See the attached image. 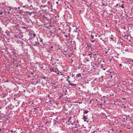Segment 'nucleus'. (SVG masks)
I'll return each mask as SVG.
<instances>
[{"mask_svg": "<svg viewBox=\"0 0 133 133\" xmlns=\"http://www.w3.org/2000/svg\"><path fill=\"white\" fill-rule=\"evenodd\" d=\"M29 41L28 44L30 45H32L34 46H36L37 45L39 44V43L38 41H36L34 37H30L28 39Z\"/></svg>", "mask_w": 133, "mask_h": 133, "instance_id": "f257e3e1", "label": "nucleus"}, {"mask_svg": "<svg viewBox=\"0 0 133 133\" xmlns=\"http://www.w3.org/2000/svg\"><path fill=\"white\" fill-rule=\"evenodd\" d=\"M41 79H44L43 81H42L41 84H44V83L47 82L49 78L48 77L44 75L43 76H41Z\"/></svg>", "mask_w": 133, "mask_h": 133, "instance_id": "f03ea898", "label": "nucleus"}, {"mask_svg": "<svg viewBox=\"0 0 133 133\" xmlns=\"http://www.w3.org/2000/svg\"><path fill=\"white\" fill-rule=\"evenodd\" d=\"M85 115H83L82 119H84V122H87V123L89 122V119H88V118Z\"/></svg>", "mask_w": 133, "mask_h": 133, "instance_id": "7ed1b4c3", "label": "nucleus"}, {"mask_svg": "<svg viewBox=\"0 0 133 133\" xmlns=\"http://www.w3.org/2000/svg\"><path fill=\"white\" fill-rule=\"evenodd\" d=\"M69 86L68 87L69 88H71L76 87L77 86L76 84H74L72 83L70 84L69 85H68Z\"/></svg>", "mask_w": 133, "mask_h": 133, "instance_id": "20e7f679", "label": "nucleus"}, {"mask_svg": "<svg viewBox=\"0 0 133 133\" xmlns=\"http://www.w3.org/2000/svg\"><path fill=\"white\" fill-rule=\"evenodd\" d=\"M92 44L91 43H87V46L89 49H92L93 48L91 47Z\"/></svg>", "mask_w": 133, "mask_h": 133, "instance_id": "39448f33", "label": "nucleus"}, {"mask_svg": "<svg viewBox=\"0 0 133 133\" xmlns=\"http://www.w3.org/2000/svg\"><path fill=\"white\" fill-rule=\"evenodd\" d=\"M17 43L20 44L22 46L23 44H24V43L22 41L17 40Z\"/></svg>", "mask_w": 133, "mask_h": 133, "instance_id": "423d86ee", "label": "nucleus"}, {"mask_svg": "<svg viewBox=\"0 0 133 133\" xmlns=\"http://www.w3.org/2000/svg\"><path fill=\"white\" fill-rule=\"evenodd\" d=\"M52 5H51L50 6H49L48 7V10L49 11H52L53 10V9L52 8Z\"/></svg>", "mask_w": 133, "mask_h": 133, "instance_id": "0eeeda50", "label": "nucleus"}, {"mask_svg": "<svg viewBox=\"0 0 133 133\" xmlns=\"http://www.w3.org/2000/svg\"><path fill=\"white\" fill-rule=\"evenodd\" d=\"M28 35H30L31 37H34V38L36 35V34L35 33L32 34V33H30Z\"/></svg>", "mask_w": 133, "mask_h": 133, "instance_id": "6e6552de", "label": "nucleus"}, {"mask_svg": "<svg viewBox=\"0 0 133 133\" xmlns=\"http://www.w3.org/2000/svg\"><path fill=\"white\" fill-rule=\"evenodd\" d=\"M102 4L103 5L105 6H106L107 5V4H105V2L104 1V0H102Z\"/></svg>", "mask_w": 133, "mask_h": 133, "instance_id": "1a4fd4ad", "label": "nucleus"}, {"mask_svg": "<svg viewBox=\"0 0 133 133\" xmlns=\"http://www.w3.org/2000/svg\"><path fill=\"white\" fill-rule=\"evenodd\" d=\"M39 128V129L40 130H43V128L44 127L43 126V125H40L38 126Z\"/></svg>", "mask_w": 133, "mask_h": 133, "instance_id": "9d476101", "label": "nucleus"}, {"mask_svg": "<svg viewBox=\"0 0 133 133\" xmlns=\"http://www.w3.org/2000/svg\"><path fill=\"white\" fill-rule=\"evenodd\" d=\"M89 112V111L88 110H84L83 112V115H85V114H87Z\"/></svg>", "mask_w": 133, "mask_h": 133, "instance_id": "9b49d317", "label": "nucleus"}, {"mask_svg": "<svg viewBox=\"0 0 133 133\" xmlns=\"http://www.w3.org/2000/svg\"><path fill=\"white\" fill-rule=\"evenodd\" d=\"M92 51L94 53H92V55L93 56H95L96 55V53H97V52H98V51H94V50H92Z\"/></svg>", "mask_w": 133, "mask_h": 133, "instance_id": "f8f14e48", "label": "nucleus"}, {"mask_svg": "<svg viewBox=\"0 0 133 133\" xmlns=\"http://www.w3.org/2000/svg\"><path fill=\"white\" fill-rule=\"evenodd\" d=\"M12 9V8L9 7V9H8L7 10V12H8V13L9 14L10 13V11L11 10V9Z\"/></svg>", "mask_w": 133, "mask_h": 133, "instance_id": "ddd939ff", "label": "nucleus"}, {"mask_svg": "<svg viewBox=\"0 0 133 133\" xmlns=\"http://www.w3.org/2000/svg\"><path fill=\"white\" fill-rule=\"evenodd\" d=\"M119 66L120 67V69H122L124 68V67L122 66V65L120 63L119 64Z\"/></svg>", "mask_w": 133, "mask_h": 133, "instance_id": "4468645a", "label": "nucleus"}, {"mask_svg": "<svg viewBox=\"0 0 133 133\" xmlns=\"http://www.w3.org/2000/svg\"><path fill=\"white\" fill-rule=\"evenodd\" d=\"M49 70L51 72H52V71L55 72V71L54 68H50Z\"/></svg>", "mask_w": 133, "mask_h": 133, "instance_id": "2eb2a0df", "label": "nucleus"}, {"mask_svg": "<svg viewBox=\"0 0 133 133\" xmlns=\"http://www.w3.org/2000/svg\"><path fill=\"white\" fill-rule=\"evenodd\" d=\"M15 37L16 38H19L20 37V36L19 35H14Z\"/></svg>", "mask_w": 133, "mask_h": 133, "instance_id": "dca6fc26", "label": "nucleus"}, {"mask_svg": "<svg viewBox=\"0 0 133 133\" xmlns=\"http://www.w3.org/2000/svg\"><path fill=\"white\" fill-rule=\"evenodd\" d=\"M76 76L79 78L81 76V75L80 73H78L76 75Z\"/></svg>", "mask_w": 133, "mask_h": 133, "instance_id": "f3484780", "label": "nucleus"}, {"mask_svg": "<svg viewBox=\"0 0 133 133\" xmlns=\"http://www.w3.org/2000/svg\"><path fill=\"white\" fill-rule=\"evenodd\" d=\"M41 79H39V80L37 81L36 82V84H38L40 83L41 81Z\"/></svg>", "mask_w": 133, "mask_h": 133, "instance_id": "a211bd4d", "label": "nucleus"}, {"mask_svg": "<svg viewBox=\"0 0 133 133\" xmlns=\"http://www.w3.org/2000/svg\"><path fill=\"white\" fill-rule=\"evenodd\" d=\"M10 131L12 133L14 132V133H17V132H16L15 130H14L13 129H12Z\"/></svg>", "mask_w": 133, "mask_h": 133, "instance_id": "6ab92c4d", "label": "nucleus"}, {"mask_svg": "<svg viewBox=\"0 0 133 133\" xmlns=\"http://www.w3.org/2000/svg\"><path fill=\"white\" fill-rule=\"evenodd\" d=\"M5 33L7 34V35H10V33H9V31L7 30H6V31Z\"/></svg>", "mask_w": 133, "mask_h": 133, "instance_id": "aec40b11", "label": "nucleus"}, {"mask_svg": "<svg viewBox=\"0 0 133 133\" xmlns=\"http://www.w3.org/2000/svg\"><path fill=\"white\" fill-rule=\"evenodd\" d=\"M63 52V54L65 56L67 54L66 53H67V51L66 50H64Z\"/></svg>", "mask_w": 133, "mask_h": 133, "instance_id": "412c9836", "label": "nucleus"}, {"mask_svg": "<svg viewBox=\"0 0 133 133\" xmlns=\"http://www.w3.org/2000/svg\"><path fill=\"white\" fill-rule=\"evenodd\" d=\"M47 0H42V2L44 4L46 2Z\"/></svg>", "mask_w": 133, "mask_h": 133, "instance_id": "4be33fe9", "label": "nucleus"}, {"mask_svg": "<svg viewBox=\"0 0 133 133\" xmlns=\"http://www.w3.org/2000/svg\"><path fill=\"white\" fill-rule=\"evenodd\" d=\"M34 72H35L34 71L31 72V74L33 76H35V75H34Z\"/></svg>", "mask_w": 133, "mask_h": 133, "instance_id": "5701e85b", "label": "nucleus"}, {"mask_svg": "<svg viewBox=\"0 0 133 133\" xmlns=\"http://www.w3.org/2000/svg\"><path fill=\"white\" fill-rule=\"evenodd\" d=\"M64 36L65 37H70V33L68 34V35H65Z\"/></svg>", "mask_w": 133, "mask_h": 133, "instance_id": "b1692460", "label": "nucleus"}, {"mask_svg": "<svg viewBox=\"0 0 133 133\" xmlns=\"http://www.w3.org/2000/svg\"><path fill=\"white\" fill-rule=\"evenodd\" d=\"M89 122H90L92 123H94V120H92V121L90 120V119H89Z\"/></svg>", "mask_w": 133, "mask_h": 133, "instance_id": "393cba45", "label": "nucleus"}, {"mask_svg": "<svg viewBox=\"0 0 133 133\" xmlns=\"http://www.w3.org/2000/svg\"><path fill=\"white\" fill-rule=\"evenodd\" d=\"M94 37V35H93V34H91L90 37L92 39H93Z\"/></svg>", "mask_w": 133, "mask_h": 133, "instance_id": "a878e982", "label": "nucleus"}, {"mask_svg": "<svg viewBox=\"0 0 133 133\" xmlns=\"http://www.w3.org/2000/svg\"><path fill=\"white\" fill-rule=\"evenodd\" d=\"M118 6L119 7L122 8L123 9L124 8V6H123V4H122L121 5H119Z\"/></svg>", "mask_w": 133, "mask_h": 133, "instance_id": "bb28decb", "label": "nucleus"}, {"mask_svg": "<svg viewBox=\"0 0 133 133\" xmlns=\"http://www.w3.org/2000/svg\"><path fill=\"white\" fill-rule=\"evenodd\" d=\"M18 24H17V25H16L14 26H13V28H15L16 29H17V28H16V27H17V26H18Z\"/></svg>", "mask_w": 133, "mask_h": 133, "instance_id": "cd10ccee", "label": "nucleus"}, {"mask_svg": "<svg viewBox=\"0 0 133 133\" xmlns=\"http://www.w3.org/2000/svg\"><path fill=\"white\" fill-rule=\"evenodd\" d=\"M57 122H56V121L55 120H54V123L55 124H56V123Z\"/></svg>", "mask_w": 133, "mask_h": 133, "instance_id": "c85d7f7f", "label": "nucleus"}, {"mask_svg": "<svg viewBox=\"0 0 133 133\" xmlns=\"http://www.w3.org/2000/svg\"><path fill=\"white\" fill-rule=\"evenodd\" d=\"M73 128L75 129H76V128H77V127L76 126V125L75 124V126H73L72 127Z\"/></svg>", "mask_w": 133, "mask_h": 133, "instance_id": "c756f323", "label": "nucleus"}, {"mask_svg": "<svg viewBox=\"0 0 133 133\" xmlns=\"http://www.w3.org/2000/svg\"><path fill=\"white\" fill-rule=\"evenodd\" d=\"M39 39H40V42H42L43 40V39L40 37H39Z\"/></svg>", "mask_w": 133, "mask_h": 133, "instance_id": "7c9ffc66", "label": "nucleus"}, {"mask_svg": "<svg viewBox=\"0 0 133 133\" xmlns=\"http://www.w3.org/2000/svg\"><path fill=\"white\" fill-rule=\"evenodd\" d=\"M31 21L30 20H29V21L27 20V21H26V22H27V23H28L30 22H31Z\"/></svg>", "mask_w": 133, "mask_h": 133, "instance_id": "2f4dec72", "label": "nucleus"}, {"mask_svg": "<svg viewBox=\"0 0 133 133\" xmlns=\"http://www.w3.org/2000/svg\"><path fill=\"white\" fill-rule=\"evenodd\" d=\"M91 55H92V54H89L88 55L89 56H90V57L91 58L92 57Z\"/></svg>", "mask_w": 133, "mask_h": 133, "instance_id": "473e14b6", "label": "nucleus"}, {"mask_svg": "<svg viewBox=\"0 0 133 133\" xmlns=\"http://www.w3.org/2000/svg\"><path fill=\"white\" fill-rule=\"evenodd\" d=\"M46 97H48L49 99H50V98H51V97H50V96L49 95H48L46 96Z\"/></svg>", "mask_w": 133, "mask_h": 133, "instance_id": "72a5a7b5", "label": "nucleus"}, {"mask_svg": "<svg viewBox=\"0 0 133 133\" xmlns=\"http://www.w3.org/2000/svg\"><path fill=\"white\" fill-rule=\"evenodd\" d=\"M45 6H46V5H45L44 6H43V5H41V6L40 8H41V7H43V8H44V7H45Z\"/></svg>", "mask_w": 133, "mask_h": 133, "instance_id": "f704fd0d", "label": "nucleus"}, {"mask_svg": "<svg viewBox=\"0 0 133 133\" xmlns=\"http://www.w3.org/2000/svg\"><path fill=\"white\" fill-rule=\"evenodd\" d=\"M61 130H62L63 131H64L65 130V129L64 128H61Z\"/></svg>", "mask_w": 133, "mask_h": 133, "instance_id": "c9c22d12", "label": "nucleus"}, {"mask_svg": "<svg viewBox=\"0 0 133 133\" xmlns=\"http://www.w3.org/2000/svg\"><path fill=\"white\" fill-rule=\"evenodd\" d=\"M54 89H56L58 87L56 86H54Z\"/></svg>", "mask_w": 133, "mask_h": 133, "instance_id": "e433bc0d", "label": "nucleus"}, {"mask_svg": "<svg viewBox=\"0 0 133 133\" xmlns=\"http://www.w3.org/2000/svg\"><path fill=\"white\" fill-rule=\"evenodd\" d=\"M118 5L119 4H117L116 5H115V6L114 7V8L116 7L117 6H118Z\"/></svg>", "mask_w": 133, "mask_h": 133, "instance_id": "4c0bfd02", "label": "nucleus"}, {"mask_svg": "<svg viewBox=\"0 0 133 133\" xmlns=\"http://www.w3.org/2000/svg\"><path fill=\"white\" fill-rule=\"evenodd\" d=\"M124 119H128V118H127V116H126L125 117V118H124Z\"/></svg>", "mask_w": 133, "mask_h": 133, "instance_id": "58836bf2", "label": "nucleus"}, {"mask_svg": "<svg viewBox=\"0 0 133 133\" xmlns=\"http://www.w3.org/2000/svg\"><path fill=\"white\" fill-rule=\"evenodd\" d=\"M100 39H101V40H102V41L104 42H106V41H105L103 39H102V38H100Z\"/></svg>", "mask_w": 133, "mask_h": 133, "instance_id": "ea45409f", "label": "nucleus"}, {"mask_svg": "<svg viewBox=\"0 0 133 133\" xmlns=\"http://www.w3.org/2000/svg\"><path fill=\"white\" fill-rule=\"evenodd\" d=\"M34 104L33 102H32L31 103V106L33 107H34V106L32 105H33Z\"/></svg>", "mask_w": 133, "mask_h": 133, "instance_id": "a19ab883", "label": "nucleus"}, {"mask_svg": "<svg viewBox=\"0 0 133 133\" xmlns=\"http://www.w3.org/2000/svg\"><path fill=\"white\" fill-rule=\"evenodd\" d=\"M75 122H74L73 123H72L71 124V125H75Z\"/></svg>", "mask_w": 133, "mask_h": 133, "instance_id": "79ce46f5", "label": "nucleus"}, {"mask_svg": "<svg viewBox=\"0 0 133 133\" xmlns=\"http://www.w3.org/2000/svg\"><path fill=\"white\" fill-rule=\"evenodd\" d=\"M68 83L69 84V85L70 84H71V83H70V81L69 80V81H68Z\"/></svg>", "mask_w": 133, "mask_h": 133, "instance_id": "37998d69", "label": "nucleus"}, {"mask_svg": "<svg viewBox=\"0 0 133 133\" xmlns=\"http://www.w3.org/2000/svg\"><path fill=\"white\" fill-rule=\"evenodd\" d=\"M92 3V2L90 4H89V6H91V4Z\"/></svg>", "mask_w": 133, "mask_h": 133, "instance_id": "c03bdc74", "label": "nucleus"}, {"mask_svg": "<svg viewBox=\"0 0 133 133\" xmlns=\"http://www.w3.org/2000/svg\"><path fill=\"white\" fill-rule=\"evenodd\" d=\"M13 8L15 10H16L17 9V8L16 7H15L14 8Z\"/></svg>", "mask_w": 133, "mask_h": 133, "instance_id": "a18cd8bd", "label": "nucleus"}, {"mask_svg": "<svg viewBox=\"0 0 133 133\" xmlns=\"http://www.w3.org/2000/svg\"><path fill=\"white\" fill-rule=\"evenodd\" d=\"M91 41L92 42H95V40H91Z\"/></svg>", "mask_w": 133, "mask_h": 133, "instance_id": "49530a36", "label": "nucleus"}, {"mask_svg": "<svg viewBox=\"0 0 133 133\" xmlns=\"http://www.w3.org/2000/svg\"><path fill=\"white\" fill-rule=\"evenodd\" d=\"M105 116H106V117L105 118L106 119H107V117L108 116H109V115H106H106H105Z\"/></svg>", "mask_w": 133, "mask_h": 133, "instance_id": "de8ad7c7", "label": "nucleus"}, {"mask_svg": "<svg viewBox=\"0 0 133 133\" xmlns=\"http://www.w3.org/2000/svg\"><path fill=\"white\" fill-rule=\"evenodd\" d=\"M103 64H101V68H103Z\"/></svg>", "mask_w": 133, "mask_h": 133, "instance_id": "09e8293b", "label": "nucleus"}, {"mask_svg": "<svg viewBox=\"0 0 133 133\" xmlns=\"http://www.w3.org/2000/svg\"><path fill=\"white\" fill-rule=\"evenodd\" d=\"M10 69L9 67H8V68H7V70H10Z\"/></svg>", "mask_w": 133, "mask_h": 133, "instance_id": "8fccbe9b", "label": "nucleus"}, {"mask_svg": "<svg viewBox=\"0 0 133 133\" xmlns=\"http://www.w3.org/2000/svg\"><path fill=\"white\" fill-rule=\"evenodd\" d=\"M3 14V12H0V15H2Z\"/></svg>", "mask_w": 133, "mask_h": 133, "instance_id": "3c124183", "label": "nucleus"}, {"mask_svg": "<svg viewBox=\"0 0 133 133\" xmlns=\"http://www.w3.org/2000/svg\"><path fill=\"white\" fill-rule=\"evenodd\" d=\"M95 131H93L92 132V133H94Z\"/></svg>", "mask_w": 133, "mask_h": 133, "instance_id": "603ef678", "label": "nucleus"}, {"mask_svg": "<svg viewBox=\"0 0 133 133\" xmlns=\"http://www.w3.org/2000/svg\"><path fill=\"white\" fill-rule=\"evenodd\" d=\"M9 82V81H8V80H6V81H5V82Z\"/></svg>", "mask_w": 133, "mask_h": 133, "instance_id": "864d4df0", "label": "nucleus"}, {"mask_svg": "<svg viewBox=\"0 0 133 133\" xmlns=\"http://www.w3.org/2000/svg\"><path fill=\"white\" fill-rule=\"evenodd\" d=\"M128 49H125V51H128Z\"/></svg>", "mask_w": 133, "mask_h": 133, "instance_id": "5fc2aeb1", "label": "nucleus"}, {"mask_svg": "<svg viewBox=\"0 0 133 133\" xmlns=\"http://www.w3.org/2000/svg\"><path fill=\"white\" fill-rule=\"evenodd\" d=\"M72 77H73L75 75V74L73 75V74H72Z\"/></svg>", "mask_w": 133, "mask_h": 133, "instance_id": "6e6d98bb", "label": "nucleus"}, {"mask_svg": "<svg viewBox=\"0 0 133 133\" xmlns=\"http://www.w3.org/2000/svg\"><path fill=\"white\" fill-rule=\"evenodd\" d=\"M37 108H35L34 109L35 110H37Z\"/></svg>", "mask_w": 133, "mask_h": 133, "instance_id": "4d7b16f0", "label": "nucleus"}, {"mask_svg": "<svg viewBox=\"0 0 133 133\" xmlns=\"http://www.w3.org/2000/svg\"><path fill=\"white\" fill-rule=\"evenodd\" d=\"M76 39H78V40H79V38L78 37H77L76 38Z\"/></svg>", "mask_w": 133, "mask_h": 133, "instance_id": "13d9d810", "label": "nucleus"}, {"mask_svg": "<svg viewBox=\"0 0 133 133\" xmlns=\"http://www.w3.org/2000/svg\"><path fill=\"white\" fill-rule=\"evenodd\" d=\"M110 38L112 40L113 39V38L112 37H111Z\"/></svg>", "mask_w": 133, "mask_h": 133, "instance_id": "bf43d9fd", "label": "nucleus"}, {"mask_svg": "<svg viewBox=\"0 0 133 133\" xmlns=\"http://www.w3.org/2000/svg\"><path fill=\"white\" fill-rule=\"evenodd\" d=\"M66 3L65 4L66 5L67 4H69V3L68 2H66Z\"/></svg>", "mask_w": 133, "mask_h": 133, "instance_id": "052dcab7", "label": "nucleus"}, {"mask_svg": "<svg viewBox=\"0 0 133 133\" xmlns=\"http://www.w3.org/2000/svg\"><path fill=\"white\" fill-rule=\"evenodd\" d=\"M66 3L65 4L66 5L67 4H69V3L68 2H66Z\"/></svg>", "mask_w": 133, "mask_h": 133, "instance_id": "680f3d73", "label": "nucleus"}, {"mask_svg": "<svg viewBox=\"0 0 133 133\" xmlns=\"http://www.w3.org/2000/svg\"><path fill=\"white\" fill-rule=\"evenodd\" d=\"M69 120H68L67 121H66V123H67L68 122H69Z\"/></svg>", "mask_w": 133, "mask_h": 133, "instance_id": "e2e57ef3", "label": "nucleus"}, {"mask_svg": "<svg viewBox=\"0 0 133 133\" xmlns=\"http://www.w3.org/2000/svg\"><path fill=\"white\" fill-rule=\"evenodd\" d=\"M2 29V28L0 27V30L1 31V30Z\"/></svg>", "mask_w": 133, "mask_h": 133, "instance_id": "0e129e2a", "label": "nucleus"}, {"mask_svg": "<svg viewBox=\"0 0 133 133\" xmlns=\"http://www.w3.org/2000/svg\"><path fill=\"white\" fill-rule=\"evenodd\" d=\"M125 15L126 16V17H128V16H127V15L125 14Z\"/></svg>", "mask_w": 133, "mask_h": 133, "instance_id": "69168bd1", "label": "nucleus"}, {"mask_svg": "<svg viewBox=\"0 0 133 133\" xmlns=\"http://www.w3.org/2000/svg\"><path fill=\"white\" fill-rule=\"evenodd\" d=\"M56 4H58V2H56Z\"/></svg>", "mask_w": 133, "mask_h": 133, "instance_id": "338daca9", "label": "nucleus"}, {"mask_svg": "<svg viewBox=\"0 0 133 133\" xmlns=\"http://www.w3.org/2000/svg\"><path fill=\"white\" fill-rule=\"evenodd\" d=\"M21 7H18L17 8L18 9H20V8Z\"/></svg>", "mask_w": 133, "mask_h": 133, "instance_id": "774afa93", "label": "nucleus"}]
</instances>
